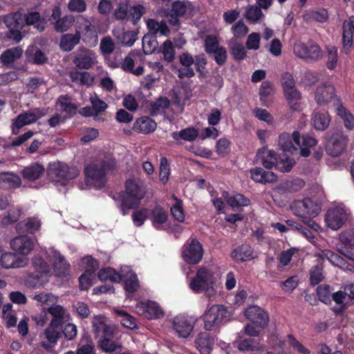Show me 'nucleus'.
Listing matches in <instances>:
<instances>
[{
    "mask_svg": "<svg viewBox=\"0 0 354 354\" xmlns=\"http://www.w3.org/2000/svg\"><path fill=\"white\" fill-rule=\"evenodd\" d=\"M92 327L95 337L100 338L97 346L100 350L111 354L122 351L123 346L118 341L115 326L106 324L101 318L95 317L92 321Z\"/></svg>",
    "mask_w": 354,
    "mask_h": 354,
    "instance_id": "obj_1",
    "label": "nucleus"
},
{
    "mask_svg": "<svg viewBox=\"0 0 354 354\" xmlns=\"http://www.w3.org/2000/svg\"><path fill=\"white\" fill-rule=\"evenodd\" d=\"M124 189V191L118 194V205L123 216L129 214V210L137 209L146 194L143 186L133 179H127L125 181Z\"/></svg>",
    "mask_w": 354,
    "mask_h": 354,
    "instance_id": "obj_2",
    "label": "nucleus"
},
{
    "mask_svg": "<svg viewBox=\"0 0 354 354\" xmlns=\"http://www.w3.org/2000/svg\"><path fill=\"white\" fill-rule=\"evenodd\" d=\"M293 214L301 218V222L306 224L315 232L320 229L319 225L312 218L316 217L321 212V203L310 198L296 200L290 205Z\"/></svg>",
    "mask_w": 354,
    "mask_h": 354,
    "instance_id": "obj_3",
    "label": "nucleus"
},
{
    "mask_svg": "<svg viewBox=\"0 0 354 354\" xmlns=\"http://www.w3.org/2000/svg\"><path fill=\"white\" fill-rule=\"evenodd\" d=\"M115 169L111 160H103L99 164L88 165L84 168L86 183L93 184L97 189H102L106 183V174Z\"/></svg>",
    "mask_w": 354,
    "mask_h": 354,
    "instance_id": "obj_4",
    "label": "nucleus"
},
{
    "mask_svg": "<svg viewBox=\"0 0 354 354\" xmlns=\"http://www.w3.org/2000/svg\"><path fill=\"white\" fill-rule=\"evenodd\" d=\"M24 12L23 10H21L10 12L3 17V23L8 28L6 35L15 42H19L23 37L21 30L24 27Z\"/></svg>",
    "mask_w": 354,
    "mask_h": 354,
    "instance_id": "obj_5",
    "label": "nucleus"
},
{
    "mask_svg": "<svg viewBox=\"0 0 354 354\" xmlns=\"http://www.w3.org/2000/svg\"><path fill=\"white\" fill-rule=\"evenodd\" d=\"M228 310L223 305H213L203 315L204 328L206 330H216L221 324L227 320Z\"/></svg>",
    "mask_w": 354,
    "mask_h": 354,
    "instance_id": "obj_6",
    "label": "nucleus"
},
{
    "mask_svg": "<svg viewBox=\"0 0 354 354\" xmlns=\"http://www.w3.org/2000/svg\"><path fill=\"white\" fill-rule=\"evenodd\" d=\"M293 50L297 57L308 63H315L323 57V51L321 47L316 42L311 40L307 44L304 42L296 43Z\"/></svg>",
    "mask_w": 354,
    "mask_h": 354,
    "instance_id": "obj_7",
    "label": "nucleus"
},
{
    "mask_svg": "<svg viewBox=\"0 0 354 354\" xmlns=\"http://www.w3.org/2000/svg\"><path fill=\"white\" fill-rule=\"evenodd\" d=\"M203 254V245L196 238H189L182 247V258L190 265L199 263Z\"/></svg>",
    "mask_w": 354,
    "mask_h": 354,
    "instance_id": "obj_8",
    "label": "nucleus"
},
{
    "mask_svg": "<svg viewBox=\"0 0 354 354\" xmlns=\"http://www.w3.org/2000/svg\"><path fill=\"white\" fill-rule=\"evenodd\" d=\"M48 20L55 32L63 33L68 30L73 26L75 19L71 15H66L62 17V10L59 4H56L52 9V13Z\"/></svg>",
    "mask_w": 354,
    "mask_h": 354,
    "instance_id": "obj_9",
    "label": "nucleus"
},
{
    "mask_svg": "<svg viewBox=\"0 0 354 354\" xmlns=\"http://www.w3.org/2000/svg\"><path fill=\"white\" fill-rule=\"evenodd\" d=\"M46 109L35 108L30 111L18 115L12 123V133L15 135L19 133V129L23 127L35 123L38 119L46 115Z\"/></svg>",
    "mask_w": 354,
    "mask_h": 354,
    "instance_id": "obj_10",
    "label": "nucleus"
},
{
    "mask_svg": "<svg viewBox=\"0 0 354 354\" xmlns=\"http://www.w3.org/2000/svg\"><path fill=\"white\" fill-rule=\"evenodd\" d=\"M348 136L344 134L342 130H337L333 133L328 140L326 150L328 155L332 157H337L344 151L348 144Z\"/></svg>",
    "mask_w": 354,
    "mask_h": 354,
    "instance_id": "obj_11",
    "label": "nucleus"
},
{
    "mask_svg": "<svg viewBox=\"0 0 354 354\" xmlns=\"http://www.w3.org/2000/svg\"><path fill=\"white\" fill-rule=\"evenodd\" d=\"M212 273L206 268H200L196 276L189 283L190 288L195 292H201L209 289Z\"/></svg>",
    "mask_w": 354,
    "mask_h": 354,
    "instance_id": "obj_12",
    "label": "nucleus"
},
{
    "mask_svg": "<svg viewBox=\"0 0 354 354\" xmlns=\"http://www.w3.org/2000/svg\"><path fill=\"white\" fill-rule=\"evenodd\" d=\"M347 219L345 209L339 207L330 208L325 216L326 225L333 230L341 228Z\"/></svg>",
    "mask_w": 354,
    "mask_h": 354,
    "instance_id": "obj_13",
    "label": "nucleus"
},
{
    "mask_svg": "<svg viewBox=\"0 0 354 354\" xmlns=\"http://www.w3.org/2000/svg\"><path fill=\"white\" fill-rule=\"evenodd\" d=\"M196 319L191 316L179 315L173 321L174 329L180 337L186 338L192 332Z\"/></svg>",
    "mask_w": 354,
    "mask_h": 354,
    "instance_id": "obj_14",
    "label": "nucleus"
},
{
    "mask_svg": "<svg viewBox=\"0 0 354 354\" xmlns=\"http://www.w3.org/2000/svg\"><path fill=\"white\" fill-rule=\"evenodd\" d=\"M279 146L284 152L293 154L297 151V147H301V136L299 131H295L292 135L282 133L279 136Z\"/></svg>",
    "mask_w": 354,
    "mask_h": 354,
    "instance_id": "obj_15",
    "label": "nucleus"
},
{
    "mask_svg": "<svg viewBox=\"0 0 354 354\" xmlns=\"http://www.w3.org/2000/svg\"><path fill=\"white\" fill-rule=\"evenodd\" d=\"M50 172L56 178L64 180L74 179L80 174V170L77 167L68 166L59 162L50 165Z\"/></svg>",
    "mask_w": 354,
    "mask_h": 354,
    "instance_id": "obj_16",
    "label": "nucleus"
},
{
    "mask_svg": "<svg viewBox=\"0 0 354 354\" xmlns=\"http://www.w3.org/2000/svg\"><path fill=\"white\" fill-rule=\"evenodd\" d=\"M244 315L257 327L263 328L268 324V314L259 306H251L248 307L245 309Z\"/></svg>",
    "mask_w": 354,
    "mask_h": 354,
    "instance_id": "obj_17",
    "label": "nucleus"
},
{
    "mask_svg": "<svg viewBox=\"0 0 354 354\" xmlns=\"http://www.w3.org/2000/svg\"><path fill=\"white\" fill-rule=\"evenodd\" d=\"M136 311L148 319H159L164 316V313L159 304L153 301L140 302L136 307Z\"/></svg>",
    "mask_w": 354,
    "mask_h": 354,
    "instance_id": "obj_18",
    "label": "nucleus"
},
{
    "mask_svg": "<svg viewBox=\"0 0 354 354\" xmlns=\"http://www.w3.org/2000/svg\"><path fill=\"white\" fill-rule=\"evenodd\" d=\"M95 59V54L92 50L80 47L75 54L73 62L77 68L88 70L93 66Z\"/></svg>",
    "mask_w": 354,
    "mask_h": 354,
    "instance_id": "obj_19",
    "label": "nucleus"
},
{
    "mask_svg": "<svg viewBox=\"0 0 354 354\" xmlns=\"http://www.w3.org/2000/svg\"><path fill=\"white\" fill-rule=\"evenodd\" d=\"M56 107L64 113V119L72 118L77 112V106L71 102V97L68 94L60 95L56 102Z\"/></svg>",
    "mask_w": 354,
    "mask_h": 354,
    "instance_id": "obj_20",
    "label": "nucleus"
},
{
    "mask_svg": "<svg viewBox=\"0 0 354 354\" xmlns=\"http://www.w3.org/2000/svg\"><path fill=\"white\" fill-rule=\"evenodd\" d=\"M335 96V87L329 84H322L316 88L315 100L320 106L325 105L330 102Z\"/></svg>",
    "mask_w": 354,
    "mask_h": 354,
    "instance_id": "obj_21",
    "label": "nucleus"
},
{
    "mask_svg": "<svg viewBox=\"0 0 354 354\" xmlns=\"http://www.w3.org/2000/svg\"><path fill=\"white\" fill-rule=\"evenodd\" d=\"M24 26H33L39 32H43L47 25V21L39 12L36 10H27L24 13Z\"/></svg>",
    "mask_w": 354,
    "mask_h": 354,
    "instance_id": "obj_22",
    "label": "nucleus"
},
{
    "mask_svg": "<svg viewBox=\"0 0 354 354\" xmlns=\"http://www.w3.org/2000/svg\"><path fill=\"white\" fill-rule=\"evenodd\" d=\"M0 264L5 269L23 268L27 264V259L13 252H4L1 256Z\"/></svg>",
    "mask_w": 354,
    "mask_h": 354,
    "instance_id": "obj_23",
    "label": "nucleus"
},
{
    "mask_svg": "<svg viewBox=\"0 0 354 354\" xmlns=\"http://www.w3.org/2000/svg\"><path fill=\"white\" fill-rule=\"evenodd\" d=\"M12 249L21 254L30 253L34 248L32 239L27 235H21L13 239L10 242Z\"/></svg>",
    "mask_w": 354,
    "mask_h": 354,
    "instance_id": "obj_24",
    "label": "nucleus"
},
{
    "mask_svg": "<svg viewBox=\"0 0 354 354\" xmlns=\"http://www.w3.org/2000/svg\"><path fill=\"white\" fill-rule=\"evenodd\" d=\"M250 174L252 180L263 185L274 183L277 180V176L274 172L266 171L261 167L250 169Z\"/></svg>",
    "mask_w": 354,
    "mask_h": 354,
    "instance_id": "obj_25",
    "label": "nucleus"
},
{
    "mask_svg": "<svg viewBox=\"0 0 354 354\" xmlns=\"http://www.w3.org/2000/svg\"><path fill=\"white\" fill-rule=\"evenodd\" d=\"M236 262L250 261L257 257L252 247L248 244H242L234 249L231 254Z\"/></svg>",
    "mask_w": 354,
    "mask_h": 354,
    "instance_id": "obj_26",
    "label": "nucleus"
},
{
    "mask_svg": "<svg viewBox=\"0 0 354 354\" xmlns=\"http://www.w3.org/2000/svg\"><path fill=\"white\" fill-rule=\"evenodd\" d=\"M180 64L185 67L184 71L179 70L178 77L180 79L185 77L191 78L195 76V72L192 68L194 62V57L187 52L182 53L179 56Z\"/></svg>",
    "mask_w": 354,
    "mask_h": 354,
    "instance_id": "obj_27",
    "label": "nucleus"
},
{
    "mask_svg": "<svg viewBox=\"0 0 354 354\" xmlns=\"http://www.w3.org/2000/svg\"><path fill=\"white\" fill-rule=\"evenodd\" d=\"M214 344V338L207 332L200 333L195 339V344L201 354H210Z\"/></svg>",
    "mask_w": 354,
    "mask_h": 354,
    "instance_id": "obj_28",
    "label": "nucleus"
},
{
    "mask_svg": "<svg viewBox=\"0 0 354 354\" xmlns=\"http://www.w3.org/2000/svg\"><path fill=\"white\" fill-rule=\"evenodd\" d=\"M44 167L39 163L34 162L25 167L21 171V174L24 179L33 182L39 179L44 174Z\"/></svg>",
    "mask_w": 354,
    "mask_h": 354,
    "instance_id": "obj_29",
    "label": "nucleus"
},
{
    "mask_svg": "<svg viewBox=\"0 0 354 354\" xmlns=\"http://www.w3.org/2000/svg\"><path fill=\"white\" fill-rule=\"evenodd\" d=\"M198 130L194 127H188L179 131H174L171 133V138L178 143L182 141L192 142L198 137Z\"/></svg>",
    "mask_w": 354,
    "mask_h": 354,
    "instance_id": "obj_30",
    "label": "nucleus"
},
{
    "mask_svg": "<svg viewBox=\"0 0 354 354\" xmlns=\"http://www.w3.org/2000/svg\"><path fill=\"white\" fill-rule=\"evenodd\" d=\"M53 270L57 277H66L69 274L71 266L64 257L59 252L55 251L53 254Z\"/></svg>",
    "mask_w": 354,
    "mask_h": 354,
    "instance_id": "obj_31",
    "label": "nucleus"
},
{
    "mask_svg": "<svg viewBox=\"0 0 354 354\" xmlns=\"http://www.w3.org/2000/svg\"><path fill=\"white\" fill-rule=\"evenodd\" d=\"M157 127V123L149 116H142L137 119L133 124V129L135 131L148 134L153 132Z\"/></svg>",
    "mask_w": 354,
    "mask_h": 354,
    "instance_id": "obj_32",
    "label": "nucleus"
},
{
    "mask_svg": "<svg viewBox=\"0 0 354 354\" xmlns=\"http://www.w3.org/2000/svg\"><path fill=\"white\" fill-rule=\"evenodd\" d=\"M80 39L81 34L78 30L75 34H64L60 37L59 48L62 51L70 52L80 43Z\"/></svg>",
    "mask_w": 354,
    "mask_h": 354,
    "instance_id": "obj_33",
    "label": "nucleus"
},
{
    "mask_svg": "<svg viewBox=\"0 0 354 354\" xmlns=\"http://www.w3.org/2000/svg\"><path fill=\"white\" fill-rule=\"evenodd\" d=\"M278 154L273 150H269L266 147L259 149L257 153V158L262 165L266 169H272L276 164Z\"/></svg>",
    "mask_w": 354,
    "mask_h": 354,
    "instance_id": "obj_34",
    "label": "nucleus"
},
{
    "mask_svg": "<svg viewBox=\"0 0 354 354\" xmlns=\"http://www.w3.org/2000/svg\"><path fill=\"white\" fill-rule=\"evenodd\" d=\"M21 185V180L17 174L12 172L0 173V186L4 189H16Z\"/></svg>",
    "mask_w": 354,
    "mask_h": 354,
    "instance_id": "obj_35",
    "label": "nucleus"
},
{
    "mask_svg": "<svg viewBox=\"0 0 354 354\" xmlns=\"http://www.w3.org/2000/svg\"><path fill=\"white\" fill-rule=\"evenodd\" d=\"M151 221L152 225L157 230H162V225L165 223L168 218L167 212L160 205H156L151 210Z\"/></svg>",
    "mask_w": 354,
    "mask_h": 354,
    "instance_id": "obj_36",
    "label": "nucleus"
},
{
    "mask_svg": "<svg viewBox=\"0 0 354 354\" xmlns=\"http://www.w3.org/2000/svg\"><path fill=\"white\" fill-rule=\"evenodd\" d=\"M23 52L20 46L8 48L1 55L0 62L3 66H8L19 59L22 56Z\"/></svg>",
    "mask_w": 354,
    "mask_h": 354,
    "instance_id": "obj_37",
    "label": "nucleus"
},
{
    "mask_svg": "<svg viewBox=\"0 0 354 354\" xmlns=\"http://www.w3.org/2000/svg\"><path fill=\"white\" fill-rule=\"evenodd\" d=\"M46 280V276L35 271H30L25 276L24 282L26 287L36 288L41 286Z\"/></svg>",
    "mask_w": 354,
    "mask_h": 354,
    "instance_id": "obj_38",
    "label": "nucleus"
},
{
    "mask_svg": "<svg viewBox=\"0 0 354 354\" xmlns=\"http://www.w3.org/2000/svg\"><path fill=\"white\" fill-rule=\"evenodd\" d=\"M47 312L52 316L50 322L52 325H64L66 310L62 306L53 305L48 308Z\"/></svg>",
    "mask_w": 354,
    "mask_h": 354,
    "instance_id": "obj_39",
    "label": "nucleus"
},
{
    "mask_svg": "<svg viewBox=\"0 0 354 354\" xmlns=\"http://www.w3.org/2000/svg\"><path fill=\"white\" fill-rule=\"evenodd\" d=\"M170 106V101L167 97L160 96L156 101L150 103L149 112L152 117L161 114Z\"/></svg>",
    "mask_w": 354,
    "mask_h": 354,
    "instance_id": "obj_40",
    "label": "nucleus"
},
{
    "mask_svg": "<svg viewBox=\"0 0 354 354\" xmlns=\"http://www.w3.org/2000/svg\"><path fill=\"white\" fill-rule=\"evenodd\" d=\"M314 127L319 131L326 129L330 122V116L327 112H315L312 117Z\"/></svg>",
    "mask_w": 354,
    "mask_h": 354,
    "instance_id": "obj_41",
    "label": "nucleus"
},
{
    "mask_svg": "<svg viewBox=\"0 0 354 354\" xmlns=\"http://www.w3.org/2000/svg\"><path fill=\"white\" fill-rule=\"evenodd\" d=\"M288 226L296 231L297 233L301 234L308 240L314 239L315 236L311 231V228L309 227L306 224H301L292 220H287L286 221ZM312 230H313L312 229Z\"/></svg>",
    "mask_w": 354,
    "mask_h": 354,
    "instance_id": "obj_42",
    "label": "nucleus"
},
{
    "mask_svg": "<svg viewBox=\"0 0 354 354\" xmlns=\"http://www.w3.org/2000/svg\"><path fill=\"white\" fill-rule=\"evenodd\" d=\"M286 99L287 100L290 108L292 111H300L301 109V104L299 102V100L301 98V93L297 89V88H293V89H290L288 91H283Z\"/></svg>",
    "mask_w": 354,
    "mask_h": 354,
    "instance_id": "obj_43",
    "label": "nucleus"
},
{
    "mask_svg": "<svg viewBox=\"0 0 354 354\" xmlns=\"http://www.w3.org/2000/svg\"><path fill=\"white\" fill-rule=\"evenodd\" d=\"M97 276L99 279L102 281H110L111 282L119 283L122 279V276L117 272L115 269L110 267L100 270Z\"/></svg>",
    "mask_w": 354,
    "mask_h": 354,
    "instance_id": "obj_44",
    "label": "nucleus"
},
{
    "mask_svg": "<svg viewBox=\"0 0 354 354\" xmlns=\"http://www.w3.org/2000/svg\"><path fill=\"white\" fill-rule=\"evenodd\" d=\"M272 93V84L269 81H263L259 88V96L262 105L265 106H270L271 102L270 95Z\"/></svg>",
    "mask_w": 354,
    "mask_h": 354,
    "instance_id": "obj_45",
    "label": "nucleus"
},
{
    "mask_svg": "<svg viewBox=\"0 0 354 354\" xmlns=\"http://www.w3.org/2000/svg\"><path fill=\"white\" fill-rule=\"evenodd\" d=\"M295 162L293 158L286 155L277 156L274 167L281 172H289L293 167Z\"/></svg>",
    "mask_w": 354,
    "mask_h": 354,
    "instance_id": "obj_46",
    "label": "nucleus"
},
{
    "mask_svg": "<svg viewBox=\"0 0 354 354\" xmlns=\"http://www.w3.org/2000/svg\"><path fill=\"white\" fill-rule=\"evenodd\" d=\"M237 348L243 352L257 351L259 348V340L249 337L243 338L238 342Z\"/></svg>",
    "mask_w": 354,
    "mask_h": 354,
    "instance_id": "obj_47",
    "label": "nucleus"
},
{
    "mask_svg": "<svg viewBox=\"0 0 354 354\" xmlns=\"http://www.w3.org/2000/svg\"><path fill=\"white\" fill-rule=\"evenodd\" d=\"M62 327L59 325H52L50 323L48 326L44 330V335L49 343L57 344V341L62 337V334L59 329Z\"/></svg>",
    "mask_w": 354,
    "mask_h": 354,
    "instance_id": "obj_48",
    "label": "nucleus"
},
{
    "mask_svg": "<svg viewBox=\"0 0 354 354\" xmlns=\"http://www.w3.org/2000/svg\"><path fill=\"white\" fill-rule=\"evenodd\" d=\"M145 12L146 8L142 5L138 4L129 6L128 21H131L134 25L137 24Z\"/></svg>",
    "mask_w": 354,
    "mask_h": 354,
    "instance_id": "obj_49",
    "label": "nucleus"
},
{
    "mask_svg": "<svg viewBox=\"0 0 354 354\" xmlns=\"http://www.w3.org/2000/svg\"><path fill=\"white\" fill-rule=\"evenodd\" d=\"M318 299L325 304L331 303L330 286L326 284L319 285L316 289Z\"/></svg>",
    "mask_w": 354,
    "mask_h": 354,
    "instance_id": "obj_50",
    "label": "nucleus"
},
{
    "mask_svg": "<svg viewBox=\"0 0 354 354\" xmlns=\"http://www.w3.org/2000/svg\"><path fill=\"white\" fill-rule=\"evenodd\" d=\"M337 115L343 120L344 127L348 130H352L354 127V116L343 106L337 109Z\"/></svg>",
    "mask_w": 354,
    "mask_h": 354,
    "instance_id": "obj_51",
    "label": "nucleus"
},
{
    "mask_svg": "<svg viewBox=\"0 0 354 354\" xmlns=\"http://www.w3.org/2000/svg\"><path fill=\"white\" fill-rule=\"evenodd\" d=\"M218 37L214 35H208L204 41V48L207 54H212L216 49L221 48Z\"/></svg>",
    "mask_w": 354,
    "mask_h": 354,
    "instance_id": "obj_52",
    "label": "nucleus"
},
{
    "mask_svg": "<svg viewBox=\"0 0 354 354\" xmlns=\"http://www.w3.org/2000/svg\"><path fill=\"white\" fill-rule=\"evenodd\" d=\"M327 50V62L326 66L329 70H334L337 64L338 55L337 48L335 46H328Z\"/></svg>",
    "mask_w": 354,
    "mask_h": 354,
    "instance_id": "obj_53",
    "label": "nucleus"
},
{
    "mask_svg": "<svg viewBox=\"0 0 354 354\" xmlns=\"http://www.w3.org/2000/svg\"><path fill=\"white\" fill-rule=\"evenodd\" d=\"M32 265L34 271L47 276L49 272V266L45 260L41 257H35L32 259Z\"/></svg>",
    "mask_w": 354,
    "mask_h": 354,
    "instance_id": "obj_54",
    "label": "nucleus"
},
{
    "mask_svg": "<svg viewBox=\"0 0 354 354\" xmlns=\"http://www.w3.org/2000/svg\"><path fill=\"white\" fill-rule=\"evenodd\" d=\"M216 152L220 156H226L231 151V142L225 138L217 140L216 144Z\"/></svg>",
    "mask_w": 354,
    "mask_h": 354,
    "instance_id": "obj_55",
    "label": "nucleus"
},
{
    "mask_svg": "<svg viewBox=\"0 0 354 354\" xmlns=\"http://www.w3.org/2000/svg\"><path fill=\"white\" fill-rule=\"evenodd\" d=\"M175 200L176 203L170 208L171 214L174 219L179 222H183L185 221V214L183 207V202L176 197Z\"/></svg>",
    "mask_w": 354,
    "mask_h": 354,
    "instance_id": "obj_56",
    "label": "nucleus"
},
{
    "mask_svg": "<svg viewBox=\"0 0 354 354\" xmlns=\"http://www.w3.org/2000/svg\"><path fill=\"white\" fill-rule=\"evenodd\" d=\"M139 288V281L136 273L131 275L124 281V288L128 293H134Z\"/></svg>",
    "mask_w": 354,
    "mask_h": 354,
    "instance_id": "obj_57",
    "label": "nucleus"
},
{
    "mask_svg": "<svg viewBox=\"0 0 354 354\" xmlns=\"http://www.w3.org/2000/svg\"><path fill=\"white\" fill-rule=\"evenodd\" d=\"M263 16L261 8L258 6H252L245 12V17L250 22L257 23Z\"/></svg>",
    "mask_w": 354,
    "mask_h": 354,
    "instance_id": "obj_58",
    "label": "nucleus"
},
{
    "mask_svg": "<svg viewBox=\"0 0 354 354\" xmlns=\"http://www.w3.org/2000/svg\"><path fill=\"white\" fill-rule=\"evenodd\" d=\"M162 53L164 55V59L168 62H171L175 59V49L171 41L167 39L162 45Z\"/></svg>",
    "mask_w": 354,
    "mask_h": 354,
    "instance_id": "obj_59",
    "label": "nucleus"
},
{
    "mask_svg": "<svg viewBox=\"0 0 354 354\" xmlns=\"http://www.w3.org/2000/svg\"><path fill=\"white\" fill-rule=\"evenodd\" d=\"M169 174L170 167L169 161L166 157H161L160 160V180L164 184L166 183L168 180Z\"/></svg>",
    "mask_w": 354,
    "mask_h": 354,
    "instance_id": "obj_60",
    "label": "nucleus"
},
{
    "mask_svg": "<svg viewBox=\"0 0 354 354\" xmlns=\"http://www.w3.org/2000/svg\"><path fill=\"white\" fill-rule=\"evenodd\" d=\"M148 218V209L141 208L136 209L132 214V220L136 227H141Z\"/></svg>",
    "mask_w": 354,
    "mask_h": 354,
    "instance_id": "obj_61",
    "label": "nucleus"
},
{
    "mask_svg": "<svg viewBox=\"0 0 354 354\" xmlns=\"http://www.w3.org/2000/svg\"><path fill=\"white\" fill-rule=\"evenodd\" d=\"M129 5L127 3H120L115 9L113 16L118 21H128Z\"/></svg>",
    "mask_w": 354,
    "mask_h": 354,
    "instance_id": "obj_62",
    "label": "nucleus"
},
{
    "mask_svg": "<svg viewBox=\"0 0 354 354\" xmlns=\"http://www.w3.org/2000/svg\"><path fill=\"white\" fill-rule=\"evenodd\" d=\"M324 279L323 270L319 266H313L310 272V281L313 286L318 285Z\"/></svg>",
    "mask_w": 354,
    "mask_h": 354,
    "instance_id": "obj_63",
    "label": "nucleus"
},
{
    "mask_svg": "<svg viewBox=\"0 0 354 354\" xmlns=\"http://www.w3.org/2000/svg\"><path fill=\"white\" fill-rule=\"evenodd\" d=\"M231 30L236 38H241L248 34L249 28L242 20H240L232 26Z\"/></svg>",
    "mask_w": 354,
    "mask_h": 354,
    "instance_id": "obj_64",
    "label": "nucleus"
}]
</instances>
